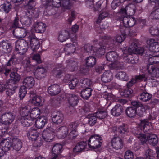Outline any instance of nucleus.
Returning <instances> with one entry per match:
<instances>
[{"label":"nucleus","mask_w":159,"mask_h":159,"mask_svg":"<svg viewBox=\"0 0 159 159\" xmlns=\"http://www.w3.org/2000/svg\"><path fill=\"white\" fill-rule=\"evenodd\" d=\"M14 116L11 113H7L0 116V123L2 124L8 125L14 120Z\"/></svg>","instance_id":"obj_6"},{"label":"nucleus","mask_w":159,"mask_h":159,"mask_svg":"<svg viewBox=\"0 0 159 159\" xmlns=\"http://www.w3.org/2000/svg\"><path fill=\"white\" fill-rule=\"evenodd\" d=\"M42 1L43 2H45L46 5H50V3H52L54 6L57 7H60L61 5V3H62L63 5L67 8V6L69 3V0H62L61 1L60 0H53L52 2H50V0H42Z\"/></svg>","instance_id":"obj_11"},{"label":"nucleus","mask_w":159,"mask_h":159,"mask_svg":"<svg viewBox=\"0 0 159 159\" xmlns=\"http://www.w3.org/2000/svg\"><path fill=\"white\" fill-rule=\"evenodd\" d=\"M133 91L130 89H128L127 90H125L124 93H121L120 94L121 96H124L126 97H128L132 93Z\"/></svg>","instance_id":"obj_57"},{"label":"nucleus","mask_w":159,"mask_h":159,"mask_svg":"<svg viewBox=\"0 0 159 159\" xmlns=\"http://www.w3.org/2000/svg\"><path fill=\"white\" fill-rule=\"evenodd\" d=\"M147 44L149 45V50L153 52H159V43L153 39H149L147 40Z\"/></svg>","instance_id":"obj_12"},{"label":"nucleus","mask_w":159,"mask_h":159,"mask_svg":"<svg viewBox=\"0 0 159 159\" xmlns=\"http://www.w3.org/2000/svg\"><path fill=\"white\" fill-rule=\"evenodd\" d=\"M26 88L24 86H21L19 90V96L20 99H22L27 93Z\"/></svg>","instance_id":"obj_44"},{"label":"nucleus","mask_w":159,"mask_h":159,"mask_svg":"<svg viewBox=\"0 0 159 159\" xmlns=\"http://www.w3.org/2000/svg\"><path fill=\"white\" fill-rule=\"evenodd\" d=\"M27 38L28 39V41L29 42L31 48L33 51L36 50L39 48V42L34 34L29 35Z\"/></svg>","instance_id":"obj_9"},{"label":"nucleus","mask_w":159,"mask_h":159,"mask_svg":"<svg viewBox=\"0 0 159 159\" xmlns=\"http://www.w3.org/2000/svg\"><path fill=\"white\" fill-rule=\"evenodd\" d=\"M76 43L73 44L70 43L67 44L64 47V50L68 54L73 53L75 50V45H76Z\"/></svg>","instance_id":"obj_33"},{"label":"nucleus","mask_w":159,"mask_h":159,"mask_svg":"<svg viewBox=\"0 0 159 159\" xmlns=\"http://www.w3.org/2000/svg\"><path fill=\"white\" fill-rule=\"evenodd\" d=\"M108 14L107 12H103L101 13L99 16V19L102 20L108 16Z\"/></svg>","instance_id":"obj_63"},{"label":"nucleus","mask_w":159,"mask_h":159,"mask_svg":"<svg viewBox=\"0 0 159 159\" xmlns=\"http://www.w3.org/2000/svg\"><path fill=\"white\" fill-rule=\"evenodd\" d=\"M124 25L126 27H131L135 24V20L133 17H125L123 19Z\"/></svg>","instance_id":"obj_27"},{"label":"nucleus","mask_w":159,"mask_h":159,"mask_svg":"<svg viewBox=\"0 0 159 159\" xmlns=\"http://www.w3.org/2000/svg\"><path fill=\"white\" fill-rule=\"evenodd\" d=\"M34 15H30L29 12L26 15L21 17L20 22L25 25H29L32 22L31 19L34 17Z\"/></svg>","instance_id":"obj_17"},{"label":"nucleus","mask_w":159,"mask_h":159,"mask_svg":"<svg viewBox=\"0 0 159 159\" xmlns=\"http://www.w3.org/2000/svg\"><path fill=\"white\" fill-rule=\"evenodd\" d=\"M92 90L90 88H87L81 91V96L84 99H88L91 95Z\"/></svg>","instance_id":"obj_34"},{"label":"nucleus","mask_w":159,"mask_h":159,"mask_svg":"<svg viewBox=\"0 0 159 159\" xmlns=\"http://www.w3.org/2000/svg\"><path fill=\"white\" fill-rule=\"evenodd\" d=\"M106 58L108 61L111 62L112 66H113L114 63L116 62L118 59V56L116 52H111L107 54Z\"/></svg>","instance_id":"obj_16"},{"label":"nucleus","mask_w":159,"mask_h":159,"mask_svg":"<svg viewBox=\"0 0 159 159\" xmlns=\"http://www.w3.org/2000/svg\"><path fill=\"white\" fill-rule=\"evenodd\" d=\"M78 124L77 122L72 123L69 125V129L70 130H77V127H78Z\"/></svg>","instance_id":"obj_58"},{"label":"nucleus","mask_w":159,"mask_h":159,"mask_svg":"<svg viewBox=\"0 0 159 159\" xmlns=\"http://www.w3.org/2000/svg\"><path fill=\"white\" fill-rule=\"evenodd\" d=\"M11 147V139L8 138L2 140L0 143V158L3 155V152L9 150Z\"/></svg>","instance_id":"obj_5"},{"label":"nucleus","mask_w":159,"mask_h":159,"mask_svg":"<svg viewBox=\"0 0 159 159\" xmlns=\"http://www.w3.org/2000/svg\"><path fill=\"white\" fill-rule=\"evenodd\" d=\"M27 39L26 40V41H24L23 42L24 45V47L22 48L23 50H24L25 51H26L29 45H30L29 43V42H28V39L27 38Z\"/></svg>","instance_id":"obj_62"},{"label":"nucleus","mask_w":159,"mask_h":159,"mask_svg":"<svg viewBox=\"0 0 159 159\" xmlns=\"http://www.w3.org/2000/svg\"><path fill=\"white\" fill-rule=\"evenodd\" d=\"M66 99L67 102L66 105L68 106H74L77 104L78 98L76 96L69 95Z\"/></svg>","instance_id":"obj_20"},{"label":"nucleus","mask_w":159,"mask_h":159,"mask_svg":"<svg viewBox=\"0 0 159 159\" xmlns=\"http://www.w3.org/2000/svg\"><path fill=\"white\" fill-rule=\"evenodd\" d=\"M116 78L124 81H127L128 80V76L126 73L124 72H120L116 75Z\"/></svg>","instance_id":"obj_50"},{"label":"nucleus","mask_w":159,"mask_h":159,"mask_svg":"<svg viewBox=\"0 0 159 159\" xmlns=\"http://www.w3.org/2000/svg\"><path fill=\"white\" fill-rule=\"evenodd\" d=\"M28 136L29 139L35 141L39 139V133L36 129H30L28 134Z\"/></svg>","instance_id":"obj_25"},{"label":"nucleus","mask_w":159,"mask_h":159,"mask_svg":"<svg viewBox=\"0 0 159 159\" xmlns=\"http://www.w3.org/2000/svg\"><path fill=\"white\" fill-rule=\"evenodd\" d=\"M44 102L43 98L39 96H34L32 99L29 100V103H31L32 104L36 106H42Z\"/></svg>","instance_id":"obj_14"},{"label":"nucleus","mask_w":159,"mask_h":159,"mask_svg":"<svg viewBox=\"0 0 159 159\" xmlns=\"http://www.w3.org/2000/svg\"><path fill=\"white\" fill-rule=\"evenodd\" d=\"M111 143L113 148L117 150L121 149L123 146V140L119 136L114 137Z\"/></svg>","instance_id":"obj_13"},{"label":"nucleus","mask_w":159,"mask_h":159,"mask_svg":"<svg viewBox=\"0 0 159 159\" xmlns=\"http://www.w3.org/2000/svg\"><path fill=\"white\" fill-rule=\"evenodd\" d=\"M120 5L118 0H114L111 3V7L113 9H115Z\"/></svg>","instance_id":"obj_60"},{"label":"nucleus","mask_w":159,"mask_h":159,"mask_svg":"<svg viewBox=\"0 0 159 159\" xmlns=\"http://www.w3.org/2000/svg\"><path fill=\"white\" fill-rule=\"evenodd\" d=\"M82 83L84 85L86 88H90L92 85V82L89 79H85L83 80Z\"/></svg>","instance_id":"obj_55"},{"label":"nucleus","mask_w":159,"mask_h":159,"mask_svg":"<svg viewBox=\"0 0 159 159\" xmlns=\"http://www.w3.org/2000/svg\"><path fill=\"white\" fill-rule=\"evenodd\" d=\"M134 157V155L132 151L128 150L126 152L125 155V159H133Z\"/></svg>","instance_id":"obj_54"},{"label":"nucleus","mask_w":159,"mask_h":159,"mask_svg":"<svg viewBox=\"0 0 159 159\" xmlns=\"http://www.w3.org/2000/svg\"><path fill=\"white\" fill-rule=\"evenodd\" d=\"M149 108V107L147 105H141V106L136 108L137 115L141 116L145 113L147 110Z\"/></svg>","instance_id":"obj_28"},{"label":"nucleus","mask_w":159,"mask_h":159,"mask_svg":"<svg viewBox=\"0 0 159 159\" xmlns=\"http://www.w3.org/2000/svg\"><path fill=\"white\" fill-rule=\"evenodd\" d=\"M32 59L35 60L38 63H40L41 62L39 55V54L34 55L32 57Z\"/></svg>","instance_id":"obj_61"},{"label":"nucleus","mask_w":159,"mask_h":159,"mask_svg":"<svg viewBox=\"0 0 159 159\" xmlns=\"http://www.w3.org/2000/svg\"><path fill=\"white\" fill-rule=\"evenodd\" d=\"M117 132L120 133V136L126 134L128 132L127 127L125 125L120 126L116 130Z\"/></svg>","instance_id":"obj_42"},{"label":"nucleus","mask_w":159,"mask_h":159,"mask_svg":"<svg viewBox=\"0 0 159 159\" xmlns=\"http://www.w3.org/2000/svg\"><path fill=\"white\" fill-rule=\"evenodd\" d=\"M136 134V137L138 138L140 142L142 144H143L148 142V136L146 135L142 134L139 131V129H137L136 131L134 133Z\"/></svg>","instance_id":"obj_21"},{"label":"nucleus","mask_w":159,"mask_h":159,"mask_svg":"<svg viewBox=\"0 0 159 159\" xmlns=\"http://www.w3.org/2000/svg\"><path fill=\"white\" fill-rule=\"evenodd\" d=\"M131 104L134 107H136L137 108L142 105L140 102L136 101H134L131 102Z\"/></svg>","instance_id":"obj_64"},{"label":"nucleus","mask_w":159,"mask_h":159,"mask_svg":"<svg viewBox=\"0 0 159 159\" xmlns=\"http://www.w3.org/2000/svg\"><path fill=\"white\" fill-rule=\"evenodd\" d=\"M112 79V74L109 71L104 72L101 78L102 81L105 83L110 81Z\"/></svg>","instance_id":"obj_32"},{"label":"nucleus","mask_w":159,"mask_h":159,"mask_svg":"<svg viewBox=\"0 0 159 159\" xmlns=\"http://www.w3.org/2000/svg\"><path fill=\"white\" fill-rule=\"evenodd\" d=\"M152 97V95L146 92L142 93L139 96V99L141 100L146 102L150 100Z\"/></svg>","instance_id":"obj_41"},{"label":"nucleus","mask_w":159,"mask_h":159,"mask_svg":"<svg viewBox=\"0 0 159 159\" xmlns=\"http://www.w3.org/2000/svg\"><path fill=\"white\" fill-rule=\"evenodd\" d=\"M20 121L22 125L28 127L34 123V120L38 118L41 114L40 109L38 107L32 108L28 105L22 107Z\"/></svg>","instance_id":"obj_2"},{"label":"nucleus","mask_w":159,"mask_h":159,"mask_svg":"<svg viewBox=\"0 0 159 159\" xmlns=\"http://www.w3.org/2000/svg\"><path fill=\"white\" fill-rule=\"evenodd\" d=\"M153 157L152 151L148 149L144 153L143 157H138L137 159H153Z\"/></svg>","instance_id":"obj_39"},{"label":"nucleus","mask_w":159,"mask_h":159,"mask_svg":"<svg viewBox=\"0 0 159 159\" xmlns=\"http://www.w3.org/2000/svg\"><path fill=\"white\" fill-rule=\"evenodd\" d=\"M123 112L122 107L119 105H116L111 111V113L113 116H118Z\"/></svg>","instance_id":"obj_29"},{"label":"nucleus","mask_w":159,"mask_h":159,"mask_svg":"<svg viewBox=\"0 0 159 159\" xmlns=\"http://www.w3.org/2000/svg\"><path fill=\"white\" fill-rule=\"evenodd\" d=\"M45 70L43 68H37L33 71L34 75L37 79H40L44 76V73L45 72Z\"/></svg>","instance_id":"obj_26"},{"label":"nucleus","mask_w":159,"mask_h":159,"mask_svg":"<svg viewBox=\"0 0 159 159\" xmlns=\"http://www.w3.org/2000/svg\"><path fill=\"white\" fill-rule=\"evenodd\" d=\"M46 25L43 23L39 22H36L34 25V28L35 31L38 33H42L45 30Z\"/></svg>","instance_id":"obj_30"},{"label":"nucleus","mask_w":159,"mask_h":159,"mask_svg":"<svg viewBox=\"0 0 159 159\" xmlns=\"http://www.w3.org/2000/svg\"><path fill=\"white\" fill-rule=\"evenodd\" d=\"M125 113L129 117L133 118L137 115L136 108L134 107H128L125 111Z\"/></svg>","instance_id":"obj_31"},{"label":"nucleus","mask_w":159,"mask_h":159,"mask_svg":"<svg viewBox=\"0 0 159 159\" xmlns=\"http://www.w3.org/2000/svg\"><path fill=\"white\" fill-rule=\"evenodd\" d=\"M96 59L95 57L90 56L86 59V64L89 67H92L96 64Z\"/></svg>","instance_id":"obj_36"},{"label":"nucleus","mask_w":159,"mask_h":159,"mask_svg":"<svg viewBox=\"0 0 159 159\" xmlns=\"http://www.w3.org/2000/svg\"><path fill=\"white\" fill-rule=\"evenodd\" d=\"M47 121V119L45 116H42L37 119L35 121L34 126L38 129L43 127Z\"/></svg>","instance_id":"obj_18"},{"label":"nucleus","mask_w":159,"mask_h":159,"mask_svg":"<svg viewBox=\"0 0 159 159\" xmlns=\"http://www.w3.org/2000/svg\"><path fill=\"white\" fill-rule=\"evenodd\" d=\"M125 38V34H123L121 35H118L115 37V40L116 42L120 43L124 40Z\"/></svg>","instance_id":"obj_52"},{"label":"nucleus","mask_w":159,"mask_h":159,"mask_svg":"<svg viewBox=\"0 0 159 159\" xmlns=\"http://www.w3.org/2000/svg\"><path fill=\"white\" fill-rule=\"evenodd\" d=\"M158 139L156 135L151 134L148 136V142L153 145H156L158 143Z\"/></svg>","instance_id":"obj_35"},{"label":"nucleus","mask_w":159,"mask_h":159,"mask_svg":"<svg viewBox=\"0 0 159 159\" xmlns=\"http://www.w3.org/2000/svg\"><path fill=\"white\" fill-rule=\"evenodd\" d=\"M11 8V4L7 2L2 4L0 6V11L6 13H8Z\"/></svg>","instance_id":"obj_40"},{"label":"nucleus","mask_w":159,"mask_h":159,"mask_svg":"<svg viewBox=\"0 0 159 159\" xmlns=\"http://www.w3.org/2000/svg\"><path fill=\"white\" fill-rule=\"evenodd\" d=\"M69 36L68 32L64 31L60 33L58 37V40L61 42H63L67 39Z\"/></svg>","instance_id":"obj_38"},{"label":"nucleus","mask_w":159,"mask_h":159,"mask_svg":"<svg viewBox=\"0 0 159 159\" xmlns=\"http://www.w3.org/2000/svg\"><path fill=\"white\" fill-rule=\"evenodd\" d=\"M102 141V138L98 134H93L88 140V145L91 149L98 148L101 146Z\"/></svg>","instance_id":"obj_3"},{"label":"nucleus","mask_w":159,"mask_h":159,"mask_svg":"<svg viewBox=\"0 0 159 159\" xmlns=\"http://www.w3.org/2000/svg\"><path fill=\"white\" fill-rule=\"evenodd\" d=\"M87 144L86 143L81 142L76 144L73 149L75 152H82L87 150Z\"/></svg>","instance_id":"obj_19"},{"label":"nucleus","mask_w":159,"mask_h":159,"mask_svg":"<svg viewBox=\"0 0 159 159\" xmlns=\"http://www.w3.org/2000/svg\"><path fill=\"white\" fill-rule=\"evenodd\" d=\"M107 115V112L106 110H103L98 111L96 113L97 117L100 119H103L105 118Z\"/></svg>","instance_id":"obj_45"},{"label":"nucleus","mask_w":159,"mask_h":159,"mask_svg":"<svg viewBox=\"0 0 159 159\" xmlns=\"http://www.w3.org/2000/svg\"><path fill=\"white\" fill-rule=\"evenodd\" d=\"M151 16L155 19H159V8L155 7L151 13Z\"/></svg>","instance_id":"obj_48"},{"label":"nucleus","mask_w":159,"mask_h":159,"mask_svg":"<svg viewBox=\"0 0 159 159\" xmlns=\"http://www.w3.org/2000/svg\"><path fill=\"white\" fill-rule=\"evenodd\" d=\"M61 131V138H63L67 136H69L70 129L69 128L65 126H62L60 129Z\"/></svg>","instance_id":"obj_43"},{"label":"nucleus","mask_w":159,"mask_h":159,"mask_svg":"<svg viewBox=\"0 0 159 159\" xmlns=\"http://www.w3.org/2000/svg\"><path fill=\"white\" fill-rule=\"evenodd\" d=\"M151 124L147 120H144L141 121L138 127L141 130H143L145 132H147L151 128Z\"/></svg>","instance_id":"obj_15"},{"label":"nucleus","mask_w":159,"mask_h":159,"mask_svg":"<svg viewBox=\"0 0 159 159\" xmlns=\"http://www.w3.org/2000/svg\"><path fill=\"white\" fill-rule=\"evenodd\" d=\"M35 5L34 1L33 0H30L29 2L27 7L29 9H31L34 8Z\"/></svg>","instance_id":"obj_59"},{"label":"nucleus","mask_w":159,"mask_h":159,"mask_svg":"<svg viewBox=\"0 0 159 159\" xmlns=\"http://www.w3.org/2000/svg\"><path fill=\"white\" fill-rule=\"evenodd\" d=\"M97 117L94 114L89 116V123L91 126L93 125L96 122Z\"/></svg>","instance_id":"obj_47"},{"label":"nucleus","mask_w":159,"mask_h":159,"mask_svg":"<svg viewBox=\"0 0 159 159\" xmlns=\"http://www.w3.org/2000/svg\"><path fill=\"white\" fill-rule=\"evenodd\" d=\"M63 119V115L62 113H58L57 115L54 116L52 118V121L57 124L61 123Z\"/></svg>","instance_id":"obj_37"},{"label":"nucleus","mask_w":159,"mask_h":159,"mask_svg":"<svg viewBox=\"0 0 159 159\" xmlns=\"http://www.w3.org/2000/svg\"><path fill=\"white\" fill-rule=\"evenodd\" d=\"M69 136L68 138L73 139L77 136L78 133L77 130H70Z\"/></svg>","instance_id":"obj_53"},{"label":"nucleus","mask_w":159,"mask_h":159,"mask_svg":"<svg viewBox=\"0 0 159 159\" xmlns=\"http://www.w3.org/2000/svg\"><path fill=\"white\" fill-rule=\"evenodd\" d=\"M61 89L59 86L54 84L49 86L48 89V93L51 95H55L58 94L60 91Z\"/></svg>","instance_id":"obj_24"},{"label":"nucleus","mask_w":159,"mask_h":159,"mask_svg":"<svg viewBox=\"0 0 159 159\" xmlns=\"http://www.w3.org/2000/svg\"><path fill=\"white\" fill-rule=\"evenodd\" d=\"M18 31H19V33L17 36L19 38H24L27 34V31L24 28H19Z\"/></svg>","instance_id":"obj_51"},{"label":"nucleus","mask_w":159,"mask_h":159,"mask_svg":"<svg viewBox=\"0 0 159 159\" xmlns=\"http://www.w3.org/2000/svg\"><path fill=\"white\" fill-rule=\"evenodd\" d=\"M11 147L16 151L20 150L22 146V143L20 140L16 138L11 139Z\"/></svg>","instance_id":"obj_23"},{"label":"nucleus","mask_w":159,"mask_h":159,"mask_svg":"<svg viewBox=\"0 0 159 159\" xmlns=\"http://www.w3.org/2000/svg\"><path fill=\"white\" fill-rule=\"evenodd\" d=\"M149 61L150 64L148 65V70L149 73L148 75L146 78L144 75H140L133 77L131 80L128 83L127 86L129 88L135 83L140 82L143 80L144 81L147 80L151 82L152 86H156L158 84V82L156 78L159 77V69H155V66L153 64L159 62V56H153L150 57Z\"/></svg>","instance_id":"obj_1"},{"label":"nucleus","mask_w":159,"mask_h":159,"mask_svg":"<svg viewBox=\"0 0 159 159\" xmlns=\"http://www.w3.org/2000/svg\"><path fill=\"white\" fill-rule=\"evenodd\" d=\"M35 84V80L32 77L29 76L25 78L23 82V85L28 88H32Z\"/></svg>","instance_id":"obj_22"},{"label":"nucleus","mask_w":159,"mask_h":159,"mask_svg":"<svg viewBox=\"0 0 159 159\" xmlns=\"http://www.w3.org/2000/svg\"><path fill=\"white\" fill-rule=\"evenodd\" d=\"M127 51L129 54L134 53L142 55L144 51V49L141 47H137L136 43H133L127 49Z\"/></svg>","instance_id":"obj_10"},{"label":"nucleus","mask_w":159,"mask_h":159,"mask_svg":"<svg viewBox=\"0 0 159 159\" xmlns=\"http://www.w3.org/2000/svg\"><path fill=\"white\" fill-rule=\"evenodd\" d=\"M15 92V88L13 87H9L7 89L6 91V93L9 96H11L13 95Z\"/></svg>","instance_id":"obj_56"},{"label":"nucleus","mask_w":159,"mask_h":159,"mask_svg":"<svg viewBox=\"0 0 159 159\" xmlns=\"http://www.w3.org/2000/svg\"><path fill=\"white\" fill-rule=\"evenodd\" d=\"M63 146L61 144H57L54 145L52 149V154L49 159H60L62 151Z\"/></svg>","instance_id":"obj_4"},{"label":"nucleus","mask_w":159,"mask_h":159,"mask_svg":"<svg viewBox=\"0 0 159 159\" xmlns=\"http://www.w3.org/2000/svg\"><path fill=\"white\" fill-rule=\"evenodd\" d=\"M79 82L78 79L73 78L71 80L69 83V86L70 89H74L77 86Z\"/></svg>","instance_id":"obj_46"},{"label":"nucleus","mask_w":159,"mask_h":159,"mask_svg":"<svg viewBox=\"0 0 159 159\" xmlns=\"http://www.w3.org/2000/svg\"><path fill=\"white\" fill-rule=\"evenodd\" d=\"M42 134L43 139L47 142L51 141L54 139V136L53 129L51 127L45 129Z\"/></svg>","instance_id":"obj_8"},{"label":"nucleus","mask_w":159,"mask_h":159,"mask_svg":"<svg viewBox=\"0 0 159 159\" xmlns=\"http://www.w3.org/2000/svg\"><path fill=\"white\" fill-rule=\"evenodd\" d=\"M10 76L11 80L15 82L19 81L20 79V75L16 72H11Z\"/></svg>","instance_id":"obj_49"},{"label":"nucleus","mask_w":159,"mask_h":159,"mask_svg":"<svg viewBox=\"0 0 159 159\" xmlns=\"http://www.w3.org/2000/svg\"><path fill=\"white\" fill-rule=\"evenodd\" d=\"M135 9L134 6L133 5H129L125 8H122L118 11V13L123 16L126 15H132L135 12Z\"/></svg>","instance_id":"obj_7"}]
</instances>
